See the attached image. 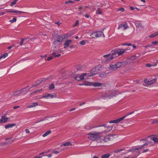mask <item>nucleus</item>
Returning <instances> with one entry per match:
<instances>
[{"instance_id": "20e7f679", "label": "nucleus", "mask_w": 158, "mask_h": 158, "mask_svg": "<svg viewBox=\"0 0 158 158\" xmlns=\"http://www.w3.org/2000/svg\"><path fill=\"white\" fill-rule=\"evenodd\" d=\"M27 92V91H26L24 89H23L20 90L15 91L10 94L11 96L15 97L23 95Z\"/></svg>"}, {"instance_id": "0eeeda50", "label": "nucleus", "mask_w": 158, "mask_h": 158, "mask_svg": "<svg viewBox=\"0 0 158 158\" xmlns=\"http://www.w3.org/2000/svg\"><path fill=\"white\" fill-rule=\"evenodd\" d=\"M55 46L52 45L51 48V51L52 52V55H53L54 56L56 57H58L60 56L61 55L60 54H57V52L58 51V48Z\"/></svg>"}, {"instance_id": "0e129e2a", "label": "nucleus", "mask_w": 158, "mask_h": 158, "mask_svg": "<svg viewBox=\"0 0 158 158\" xmlns=\"http://www.w3.org/2000/svg\"><path fill=\"white\" fill-rule=\"evenodd\" d=\"M130 8L131 10H133L135 9V8L133 6H130Z\"/></svg>"}, {"instance_id": "c03bdc74", "label": "nucleus", "mask_w": 158, "mask_h": 158, "mask_svg": "<svg viewBox=\"0 0 158 158\" xmlns=\"http://www.w3.org/2000/svg\"><path fill=\"white\" fill-rule=\"evenodd\" d=\"M8 55V53H5L3 54V56H2V57H3L4 58H5L6 56H7Z\"/></svg>"}, {"instance_id": "7ed1b4c3", "label": "nucleus", "mask_w": 158, "mask_h": 158, "mask_svg": "<svg viewBox=\"0 0 158 158\" xmlns=\"http://www.w3.org/2000/svg\"><path fill=\"white\" fill-rule=\"evenodd\" d=\"M126 49L124 50L122 48L115 49L111 51L110 54L113 56L117 54L118 56H121L126 52Z\"/></svg>"}, {"instance_id": "79ce46f5", "label": "nucleus", "mask_w": 158, "mask_h": 158, "mask_svg": "<svg viewBox=\"0 0 158 158\" xmlns=\"http://www.w3.org/2000/svg\"><path fill=\"white\" fill-rule=\"evenodd\" d=\"M124 9L123 7H121L120 8H119L118 9V11H121L122 12L124 11Z\"/></svg>"}, {"instance_id": "9d476101", "label": "nucleus", "mask_w": 158, "mask_h": 158, "mask_svg": "<svg viewBox=\"0 0 158 158\" xmlns=\"http://www.w3.org/2000/svg\"><path fill=\"white\" fill-rule=\"evenodd\" d=\"M115 135L114 134H110L105 137L101 141V142H106L108 141L112 140L113 139V136Z\"/></svg>"}, {"instance_id": "f257e3e1", "label": "nucleus", "mask_w": 158, "mask_h": 158, "mask_svg": "<svg viewBox=\"0 0 158 158\" xmlns=\"http://www.w3.org/2000/svg\"><path fill=\"white\" fill-rule=\"evenodd\" d=\"M96 74V73H93L92 72H91L90 73H84L82 75L80 76L77 75V76H75L74 79L75 80L78 81L84 79H88L89 77L94 76Z\"/></svg>"}, {"instance_id": "680f3d73", "label": "nucleus", "mask_w": 158, "mask_h": 158, "mask_svg": "<svg viewBox=\"0 0 158 158\" xmlns=\"http://www.w3.org/2000/svg\"><path fill=\"white\" fill-rule=\"evenodd\" d=\"M19 107V106H15L13 108L15 109H17Z\"/></svg>"}, {"instance_id": "de8ad7c7", "label": "nucleus", "mask_w": 158, "mask_h": 158, "mask_svg": "<svg viewBox=\"0 0 158 158\" xmlns=\"http://www.w3.org/2000/svg\"><path fill=\"white\" fill-rule=\"evenodd\" d=\"M42 90V89H37V90H35L34 92L35 93H37L38 92H40V91H41Z\"/></svg>"}, {"instance_id": "774afa93", "label": "nucleus", "mask_w": 158, "mask_h": 158, "mask_svg": "<svg viewBox=\"0 0 158 158\" xmlns=\"http://www.w3.org/2000/svg\"><path fill=\"white\" fill-rule=\"evenodd\" d=\"M75 110V108H73V109H70V110H69V111H72L73 110Z\"/></svg>"}, {"instance_id": "dca6fc26", "label": "nucleus", "mask_w": 158, "mask_h": 158, "mask_svg": "<svg viewBox=\"0 0 158 158\" xmlns=\"http://www.w3.org/2000/svg\"><path fill=\"white\" fill-rule=\"evenodd\" d=\"M100 126H99L98 127H95L94 126H92L91 125V124H87V125H85V129H86L87 130H90L92 128H95V127H99Z\"/></svg>"}, {"instance_id": "423d86ee", "label": "nucleus", "mask_w": 158, "mask_h": 158, "mask_svg": "<svg viewBox=\"0 0 158 158\" xmlns=\"http://www.w3.org/2000/svg\"><path fill=\"white\" fill-rule=\"evenodd\" d=\"M145 85H144V86H152L155 84L157 81V79L154 78L153 79L150 80L147 79H145L144 81Z\"/></svg>"}, {"instance_id": "1a4fd4ad", "label": "nucleus", "mask_w": 158, "mask_h": 158, "mask_svg": "<svg viewBox=\"0 0 158 158\" xmlns=\"http://www.w3.org/2000/svg\"><path fill=\"white\" fill-rule=\"evenodd\" d=\"M102 34L103 35L102 32L101 31H94L91 33L90 36L93 38H98L100 37Z\"/></svg>"}, {"instance_id": "3c124183", "label": "nucleus", "mask_w": 158, "mask_h": 158, "mask_svg": "<svg viewBox=\"0 0 158 158\" xmlns=\"http://www.w3.org/2000/svg\"><path fill=\"white\" fill-rule=\"evenodd\" d=\"M15 45L14 44H13L12 45V46H10L8 47L7 48L8 49H11L13 47L15 46Z\"/></svg>"}, {"instance_id": "f8f14e48", "label": "nucleus", "mask_w": 158, "mask_h": 158, "mask_svg": "<svg viewBox=\"0 0 158 158\" xmlns=\"http://www.w3.org/2000/svg\"><path fill=\"white\" fill-rule=\"evenodd\" d=\"M101 126L103 127L104 128V129H103V130H104V131L102 132V133H106L110 131L112 128V127L107 126V125L105 124L103 125H102Z\"/></svg>"}, {"instance_id": "6e6d98bb", "label": "nucleus", "mask_w": 158, "mask_h": 158, "mask_svg": "<svg viewBox=\"0 0 158 158\" xmlns=\"http://www.w3.org/2000/svg\"><path fill=\"white\" fill-rule=\"evenodd\" d=\"M52 153H53L57 154V153H59V152L58 151H53L52 152Z\"/></svg>"}, {"instance_id": "bb28decb", "label": "nucleus", "mask_w": 158, "mask_h": 158, "mask_svg": "<svg viewBox=\"0 0 158 158\" xmlns=\"http://www.w3.org/2000/svg\"><path fill=\"white\" fill-rule=\"evenodd\" d=\"M71 143L70 142H68L62 144L60 145V146L62 147L63 146H69L71 145Z\"/></svg>"}, {"instance_id": "09e8293b", "label": "nucleus", "mask_w": 158, "mask_h": 158, "mask_svg": "<svg viewBox=\"0 0 158 158\" xmlns=\"http://www.w3.org/2000/svg\"><path fill=\"white\" fill-rule=\"evenodd\" d=\"M137 156H135L134 157H132V158H136L137 157V156L140 154V152L139 151H138L137 152Z\"/></svg>"}, {"instance_id": "e433bc0d", "label": "nucleus", "mask_w": 158, "mask_h": 158, "mask_svg": "<svg viewBox=\"0 0 158 158\" xmlns=\"http://www.w3.org/2000/svg\"><path fill=\"white\" fill-rule=\"evenodd\" d=\"M96 13L98 14L101 15L102 14V12L101 11L100 9L99 8H98L97 9V10L96 11Z\"/></svg>"}, {"instance_id": "aec40b11", "label": "nucleus", "mask_w": 158, "mask_h": 158, "mask_svg": "<svg viewBox=\"0 0 158 158\" xmlns=\"http://www.w3.org/2000/svg\"><path fill=\"white\" fill-rule=\"evenodd\" d=\"M102 84L99 82H94L92 84V85H93L95 87H99Z\"/></svg>"}, {"instance_id": "338daca9", "label": "nucleus", "mask_w": 158, "mask_h": 158, "mask_svg": "<svg viewBox=\"0 0 158 158\" xmlns=\"http://www.w3.org/2000/svg\"><path fill=\"white\" fill-rule=\"evenodd\" d=\"M123 49L124 50H126V52L127 51V50H130V48H125V49Z\"/></svg>"}, {"instance_id": "49530a36", "label": "nucleus", "mask_w": 158, "mask_h": 158, "mask_svg": "<svg viewBox=\"0 0 158 158\" xmlns=\"http://www.w3.org/2000/svg\"><path fill=\"white\" fill-rule=\"evenodd\" d=\"M73 2H74L73 1H70V0H69L67 1H66L65 2V3L67 4V3H73Z\"/></svg>"}, {"instance_id": "393cba45", "label": "nucleus", "mask_w": 158, "mask_h": 158, "mask_svg": "<svg viewBox=\"0 0 158 158\" xmlns=\"http://www.w3.org/2000/svg\"><path fill=\"white\" fill-rule=\"evenodd\" d=\"M14 125V124H8L5 125V127L6 129H7L9 128L12 127Z\"/></svg>"}, {"instance_id": "cd10ccee", "label": "nucleus", "mask_w": 158, "mask_h": 158, "mask_svg": "<svg viewBox=\"0 0 158 158\" xmlns=\"http://www.w3.org/2000/svg\"><path fill=\"white\" fill-rule=\"evenodd\" d=\"M158 35L157 33V32H155V33H154L153 34H152L149 35V37L150 38H152L154 37L157 35Z\"/></svg>"}, {"instance_id": "8fccbe9b", "label": "nucleus", "mask_w": 158, "mask_h": 158, "mask_svg": "<svg viewBox=\"0 0 158 158\" xmlns=\"http://www.w3.org/2000/svg\"><path fill=\"white\" fill-rule=\"evenodd\" d=\"M52 56H50V57H48L47 58V60L48 61H50V60H52Z\"/></svg>"}, {"instance_id": "72a5a7b5", "label": "nucleus", "mask_w": 158, "mask_h": 158, "mask_svg": "<svg viewBox=\"0 0 158 158\" xmlns=\"http://www.w3.org/2000/svg\"><path fill=\"white\" fill-rule=\"evenodd\" d=\"M134 113V111L132 112L131 113H130L128 114H126L125 116H123V117H124V119L125 118H126L129 115L131 114H133Z\"/></svg>"}, {"instance_id": "c9c22d12", "label": "nucleus", "mask_w": 158, "mask_h": 158, "mask_svg": "<svg viewBox=\"0 0 158 158\" xmlns=\"http://www.w3.org/2000/svg\"><path fill=\"white\" fill-rule=\"evenodd\" d=\"M50 117H45L44 118H42V119H41L40 120L38 121L37 122H36V123H39L40 122H41V121H44V120H46L47 119V118H49Z\"/></svg>"}, {"instance_id": "4d7b16f0", "label": "nucleus", "mask_w": 158, "mask_h": 158, "mask_svg": "<svg viewBox=\"0 0 158 158\" xmlns=\"http://www.w3.org/2000/svg\"><path fill=\"white\" fill-rule=\"evenodd\" d=\"M26 13V12H23V11H19V12H18V14H21L22 13Z\"/></svg>"}, {"instance_id": "9b49d317", "label": "nucleus", "mask_w": 158, "mask_h": 158, "mask_svg": "<svg viewBox=\"0 0 158 158\" xmlns=\"http://www.w3.org/2000/svg\"><path fill=\"white\" fill-rule=\"evenodd\" d=\"M129 27V26L126 22H124L122 23L118 27V30L119 29H123V30H126Z\"/></svg>"}, {"instance_id": "6ab92c4d", "label": "nucleus", "mask_w": 158, "mask_h": 158, "mask_svg": "<svg viewBox=\"0 0 158 158\" xmlns=\"http://www.w3.org/2000/svg\"><path fill=\"white\" fill-rule=\"evenodd\" d=\"M38 105V103L37 102L33 103H31L30 105L27 106V108H31L34 107Z\"/></svg>"}, {"instance_id": "39448f33", "label": "nucleus", "mask_w": 158, "mask_h": 158, "mask_svg": "<svg viewBox=\"0 0 158 158\" xmlns=\"http://www.w3.org/2000/svg\"><path fill=\"white\" fill-rule=\"evenodd\" d=\"M63 40V37L62 36H58L57 39L55 40L53 42V45L57 48H59L62 43Z\"/></svg>"}, {"instance_id": "f3484780", "label": "nucleus", "mask_w": 158, "mask_h": 158, "mask_svg": "<svg viewBox=\"0 0 158 158\" xmlns=\"http://www.w3.org/2000/svg\"><path fill=\"white\" fill-rule=\"evenodd\" d=\"M108 68L110 70L113 71H115L117 70L115 64H110L109 67H108Z\"/></svg>"}, {"instance_id": "69168bd1", "label": "nucleus", "mask_w": 158, "mask_h": 158, "mask_svg": "<svg viewBox=\"0 0 158 158\" xmlns=\"http://www.w3.org/2000/svg\"><path fill=\"white\" fill-rule=\"evenodd\" d=\"M46 156H47L48 158H50L52 157V155L49 154V155H47Z\"/></svg>"}, {"instance_id": "37998d69", "label": "nucleus", "mask_w": 158, "mask_h": 158, "mask_svg": "<svg viewBox=\"0 0 158 158\" xmlns=\"http://www.w3.org/2000/svg\"><path fill=\"white\" fill-rule=\"evenodd\" d=\"M79 24V22H78V20H77L75 23V24L74 25V26H73V27H76Z\"/></svg>"}, {"instance_id": "4c0bfd02", "label": "nucleus", "mask_w": 158, "mask_h": 158, "mask_svg": "<svg viewBox=\"0 0 158 158\" xmlns=\"http://www.w3.org/2000/svg\"><path fill=\"white\" fill-rule=\"evenodd\" d=\"M123 149H117V150H115L114 151V152H115V153H117V152H121V151H123Z\"/></svg>"}, {"instance_id": "a18cd8bd", "label": "nucleus", "mask_w": 158, "mask_h": 158, "mask_svg": "<svg viewBox=\"0 0 158 158\" xmlns=\"http://www.w3.org/2000/svg\"><path fill=\"white\" fill-rule=\"evenodd\" d=\"M146 67H151L152 66V64H147L146 65Z\"/></svg>"}, {"instance_id": "a19ab883", "label": "nucleus", "mask_w": 158, "mask_h": 158, "mask_svg": "<svg viewBox=\"0 0 158 158\" xmlns=\"http://www.w3.org/2000/svg\"><path fill=\"white\" fill-rule=\"evenodd\" d=\"M122 45H126V46H131L132 45V44L130 43H124L123 44H122Z\"/></svg>"}, {"instance_id": "412c9836", "label": "nucleus", "mask_w": 158, "mask_h": 158, "mask_svg": "<svg viewBox=\"0 0 158 158\" xmlns=\"http://www.w3.org/2000/svg\"><path fill=\"white\" fill-rule=\"evenodd\" d=\"M110 153L102 155L101 156V158H109L110 156Z\"/></svg>"}, {"instance_id": "603ef678", "label": "nucleus", "mask_w": 158, "mask_h": 158, "mask_svg": "<svg viewBox=\"0 0 158 158\" xmlns=\"http://www.w3.org/2000/svg\"><path fill=\"white\" fill-rule=\"evenodd\" d=\"M158 123V121H157V120H155L153 121L152 122V124H154L155 123Z\"/></svg>"}, {"instance_id": "2f4dec72", "label": "nucleus", "mask_w": 158, "mask_h": 158, "mask_svg": "<svg viewBox=\"0 0 158 158\" xmlns=\"http://www.w3.org/2000/svg\"><path fill=\"white\" fill-rule=\"evenodd\" d=\"M19 0H14L11 3L10 6H14Z\"/></svg>"}, {"instance_id": "6e6552de", "label": "nucleus", "mask_w": 158, "mask_h": 158, "mask_svg": "<svg viewBox=\"0 0 158 158\" xmlns=\"http://www.w3.org/2000/svg\"><path fill=\"white\" fill-rule=\"evenodd\" d=\"M114 59V56L111 55L110 54L104 55L102 57V59L104 62H108Z\"/></svg>"}, {"instance_id": "ea45409f", "label": "nucleus", "mask_w": 158, "mask_h": 158, "mask_svg": "<svg viewBox=\"0 0 158 158\" xmlns=\"http://www.w3.org/2000/svg\"><path fill=\"white\" fill-rule=\"evenodd\" d=\"M25 40V39L24 38H22L21 39V41L20 42V45H22L23 44V42Z\"/></svg>"}, {"instance_id": "bf43d9fd", "label": "nucleus", "mask_w": 158, "mask_h": 158, "mask_svg": "<svg viewBox=\"0 0 158 158\" xmlns=\"http://www.w3.org/2000/svg\"><path fill=\"white\" fill-rule=\"evenodd\" d=\"M13 13L18 14L19 11H17L16 10H12V11Z\"/></svg>"}, {"instance_id": "5fc2aeb1", "label": "nucleus", "mask_w": 158, "mask_h": 158, "mask_svg": "<svg viewBox=\"0 0 158 158\" xmlns=\"http://www.w3.org/2000/svg\"><path fill=\"white\" fill-rule=\"evenodd\" d=\"M85 16L87 18H89L90 17L89 16L88 14H86L85 15Z\"/></svg>"}, {"instance_id": "13d9d810", "label": "nucleus", "mask_w": 158, "mask_h": 158, "mask_svg": "<svg viewBox=\"0 0 158 158\" xmlns=\"http://www.w3.org/2000/svg\"><path fill=\"white\" fill-rule=\"evenodd\" d=\"M55 23L56 24H57L58 25V26H59L61 23H60L59 21H58Z\"/></svg>"}, {"instance_id": "f704fd0d", "label": "nucleus", "mask_w": 158, "mask_h": 158, "mask_svg": "<svg viewBox=\"0 0 158 158\" xmlns=\"http://www.w3.org/2000/svg\"><path fill=\"white\" fill-rule=\"evenodd\" d=\"M86 41H85V40H83L80 42L79 44L82 45H84L85 44V42Z\"/></svg>"}, {"instance_id": "4be33fe9", "label": "nucleus", "mask_w": 158, "mask_h": 158, "mask_svg": "<svg viewBox=\"0 0 158 158\" xmlns=\"http://www.w3.org/2000/svg\"><path fill=\"white\" fill-rule=\"evenodd\" d=\"M116 68L117 69L118 68H120L122 65V62H119L115 64Z\"/></svg>"}, {"instance_id": "b1692460", "label": "nucleus", "mask_w": 158, "mask_h": 158, "mask_svg": "<svg viewBox=\"0 0 158 158\" xmlns=\"http://www.w3.org/2000/svg\"><path fill=\"white\" fill-rule=\"evenodd\" d=\"M135 24L136 27L137 28H139L141 27V23L138 21H135Z\"/></svg>"}, {"instance_id": "ddd939ff", "label": "nucleus", "mask_w": 158, "mask_h": 158, "mask_svg": "<svg viewBox=\"0 0 158 158\" xmlns=\"http://www.w3.org/2000/svg\"><path fill=\"white\" fill-rule=\"evenodd\" d=\"M56 96L55 94H48L42 97V98L48 99L50 98H52L54 97H56Z\"/></svg>"}, {"instance_id": "7c9ffc66", "label": "nucleus", "mask_w": 158, "mask_h": 158, "mask_svg": "<svg viewBox=\"0 0 158 158\" xmlns=\"http://www.w3.org/2000/svg\"><path fill=\"white\" fill-rule=\"evenodd\" d=\"M55 86L52 83L51 84V85L49 86V88L50 90H51L53 89L54 88Z\"/></svg>"}, {"instance_id": "5701e85b", "label": "nucleus", "mask_w": 158, "mask_h": 158, "mask_svg": "<svg viewBox=\"0 0 158 158\" xmlns=\"http://www.w3.org/2000/svg\"><path fill=\"white\" fill-rule=\"evenodd\" d=\"M151 139L155 143H157L158 142V138H157L154 136H152L151 137Z\"/></svg>"}, {"instance_id": "473e14b6", "label": "nucleus", "mask_w": 158, "mask_h": 158, "mask_svg": "<svg viewBox=\"0 0 158 158\" xmlns=\"http://www.w3.org/2000/svg\"><path fill=\"white\" fill-rule=\"evenodd\" d=\"M152 44L153 46H155L158 44V41H156L154 42H152Z\"/></svg>"}, {"instance_id": "4468645a", "label": "nucleus", "mask_w": 158, "mask_h": 158, "mask_svg": "<svg viewBox=\"0 0 158 158\" xmlns=\"http://www.w3.org/2000/svg\"><path fill=\"white\" fill-rule=\"evenodd\" d=\"M124 119V117H121L115 120H111L109 122V123H117L118 122L122 121Z\"/></svg>"}, {"instance_id": "f03ea898", "label": "nucleus", "mask_w": 158, "mask_h": 158, "mask_svg": "<svg viewBox=\"0 0 158 158\" xmlns=\"http://www.w3.org/2000/svg\"><path fill=\"white\" fill-rule=\"evenodd\" d=\"M102 133V132H96L90 133L88 134V138L90 140H95L100 138V135Z\"/></svg>"}, {"instance_id": "c756f323", "label": "nucleus", "mask_w": 158, "mask_h": 158, "mask_svg": "<svg viewBox=\"0 0 158 158\" xmlns=\"http://www.w3.org/2000/svg\"><path fill=\"white\" fill-rule=\"evenodd\" d=\"M83 85H85L90 86L92 85V83L90 82H84Z\"/></svg>"}, {"instance_id": "a878e982", "label": "nucleus", "mask_w": 158, "mask_h": 158, "mask_svg": "<svg viewBox=\"0 0 158 158\" xmlns=\"http://www.w3.org/2000/svg\"><path fill=\"white\" fill-rule=\"evenodd\" d=\"M51 133V131H48L46 132L42 136L43 137H45L46 136L48 135Z\"/></svg>"}, {"instance_id": "c85d7f7f", "label": "nucleus", "mask_w": 158, "mask_h": 158, "mask_svg": "<svg viewBox=\"0 0 158 158\" xmlns=\"http://www.w3.org/2000/svg\"><path fill=\"white\" fill-rule=\"evenodd\" d=\"M148 145V143H145L143 145L141 146L140 147L137 148L135 149V150H138L141 148H142L145 146H147Z\"/></svg>"}, {"instance_id": "e2e57ef3", "label": "nucleus", "mask_w": 158, "mask_h": 158, "mask_svg": "<svg viewBox=\"0 0 158 158\" xmlns=\"http://www.w3.org/2000/svg\"><path fill=\"white\" fill-rule=\"evenodd\" d=\"M148 150H149L148 149H146L145 150H144L143 151V153L146 152H147V151H148Z\"/></svg>"}, {"instance_id": "58836bf2", "label": "nucleus", "mask_w": 158, "mask_h": 158, "mask_svg": "<svg viewBox=\"0 0 158 158\" xmlns=\"http://www.w3.org/2000/svg\"><path fill=\"white\" fill-rule=\"evenodd\" d=\"M16 21V18H14L12 20H10V22L11 23H13L15 22Z\"/></svg>"}, {"instance_id": "2eb2a0df", "label": "nucleus", "mask_w": 158, "mask_h": 158, "mask_svg": "<svg viewBox=\"0 0 158 158\" xmlns=\"http://www.w3.org/2000/svg\"><path fill=\"white\" fill-rule=\"evenodd\" d=\"M72 43V41L71 40H67L64 44V48H66L69 47L70 44Z\"/></svg>"}, {"instance_id": "a211bd4d", "label": "nucleus", "mask_w": 158, "mask_h": 158, "mask_svg": "<svg viewBox=\"0 0 158 158\" xmlns=\"http://www.w3.org/2000/svg\"><path fill=\"white\" fill-rule=\"evenodd\" d=\"M8 119V118L6 117L5 116H2L1 117V119H0V123H6V122H7Z\"/></svg>"}, {"instance_id": "864d4df0", "label": "nucleus", "mask_w": 158, "mask_h": 158, "mask_svg": "<svg viewBox=\"0 0 158 158\" xmlns=\"http://www.w3.org/2000/svg\"><path fill=\"white\" fill-rule=\"evenodd\" d=\"M48 78H49V77H48L47 78H44L43 79H41V82L42 81H45L46 80H48Z\"/></svg>"}, {"instance_id": "052dcab7", "label": "nucleus", "mask_w": 158, "mask_h": 158, "mask_svg": "<svg viewBox=\"0 0 158 158\" xmlns=\"http://www.w3.org/2000/svg\"><path fill=\"white\" fill-rule=\"evenodd\" d=\"M25 131L26 132L27 134L29 133L30 132V131L27 129H26L25 130Z\"/></svg>"}]
</instances>
